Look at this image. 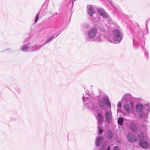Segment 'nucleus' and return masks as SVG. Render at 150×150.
<instances>
[{"label":"nucleus","instance_id":"20","mask_svg":"<svg viewBox=\"0 0 150 150\" xmlns=\"http://www.w3.org/2000/svg\"><path fill=\"white\" fill-rule=\"evenodd\" d=\"M114 150H120L117 146H115L114 147Z\"/></svg>","mask_w":150,"mask_h":150},{"label":"nucleus","instance_id":"1","mask_svg":"<svg viewBox=\"0 0 150 150\" xmlns=\"http://www.w3.org/2000/svg\"><path fill=\"white\" fill-rule=\"evenodd\" d=\"M113 33L114 35L113 37L114 41L116 43L120 42L122 38L119 31L117 30H115L113 31Z\"/></svg>","mask_w":150,"mask_h":150},{"label":"nucleus","instance_id":"2","mask_svg":"<svg viewBox=\"0 0 150 150\" xmlns=\"http://www.w3.org/2000/svg\"><path fill=\"white\" fill-rule=\"evenodd\" d=\"M97 32V29L93 28L91 29L88 32V35L90 38H93L96 36Z\"/></svg>","mask_w":150,"mask_h":150},{"label":"nucleus","instance_id":"25","mask_svg":"<svg viewBox=\"0 0 150 150\" xmlns=\"http://www.w3.org/2000/svg\"><path fill=\"white\" fill-rule=\"evenodd\" d=\"M107 150H110V146H108V147Z\"/></svg>","mask_w":150,"mask_h":150},{"label":"nucleus","instance_id":"24","mask_svg":"<svg viewBox=\"0 0 150 150\" xmlns=\"http://www.w3.org/2000/svg\"><path fill=\"white\" fill-rule=\"evenodd\" d=\"M52 38H50V39H49L48 40H47V42H48L50 40H51L52 39Z\"/></svg>","mask_w":150,"mask_h":150},{"label":"nucleus","instance_id":"22","mask_svg":"<svg viewBox=\"0 0 150 150\" xmlns=\"http://www.w3.org/2000/svg\"><path fill=\"white\" fill-rule=\"evenodd\" d=\"M131 107L132 108H133V103L132 102H130Z\"/></svg>","mask_w":150,"mask_h":150},{"label":"nucleus","instance_id":"13","mask_svg":"<svg viewBox=\"0 0 150 150\" xmlns=\"http://www.w3.org/2000/svg\"><path fill=\"white\" fill-rule=\"evenodd\" d=\"M124 108L126 110L127 112L128 113H129L130 112L131 110L129 108V105L127 104H126L124 106Z\"/></svg>","mask_w":150,"mask_h":150},{"label":"nucleus","instance_id":"8","mask_svg":"<svg viewBox=\"0 0 150 150\" xmlns=\"http://www.w3.org/2000/svg\"><path fill=\"white\" fill-rule=\"evenodd\" d=\"M103 99L106 103L107 104L108 106L109 107H111V105L110 102L109 100L107 97L105 96H104L103 97Z\"/></svg>","mask_w":150,"mask_h":150},{"label":"nucleus","instance_id":"18","mask_svg":"<svg viewBox=\"0 0 150 150\" xmlns=\"http://www.w3.org/2000/svg\"><path fill=\"white\" fill-rule=\"evenodd\" d=\"M39 14H38L37 15V16L36 17V18L35 19V23H36L38 21V18H39Z\"/></svg>","mask_w":150,"mask_h":150},{"label":"nucleus","instance_id":"12","mask_svg":"<svg viewBox=\"0 0 150 150\" xmlns=\"http://www.w3.org/2000/svg\"><path fill=\"white\" fill-rule=\"evenodd\" d=\"M130 127L132 131L133 132H135L137 131V127L136 125L134 124H131L130 126Z\"/></svg>","mask_w":150,"mask_h":150},{"label":"nucleus","instance_id":"5","mask_svg":"<svg viewBox=\"0 0 150 150\" xmlns=\"http://www.w3.org/2000/svg\"><path fill=\"white\" fill-rule=\"evenodd\" d=\"M140 146L144 149H147L148 146V143L143 140H141L139 142Z\"/></svg>","mask_w":150,"mask_h":150},{"label":"nucleus","instance_id":"6","mask_svg":"<svg viewBox=\"0 0 150 150\" xmlns=\"http://www.w3.org/2000/svg\"><path fill=\"white\" fill-rule=\"evenodd\" d=\"M97 11L98 13L103 17L106 18L108 17L107 13L103 10V9L100 8H97Z\"/></svg>","mask_w":150,"mask_h":150},{"label":"nucleus","instance_id":"21","mask_svg":"<svg viewBox=\"0 0 150 150\" xmlns=\"http://www.w3.org/2000/svg\"><path fill=\"white\" fill-rule=\"evenodd\" d=\"M119 107H121V103H119L117 105Z\"/></svg>","mask_w":150,"mask_h":150},{"label":"nucleus","instance_id":"11","mask_svg":"<svg viewBox=\"0 0 150 150\" xmlns=\"http://www.w3.org/2000/svg\"><path fill=\"white\" fill-rule=\"evenodd\" d=\"M103 139V138L101 136H99L97 137L96 144L97 146H99V143L101 142Z\"/></svg>","mask_w":150,"mask_h":150},{"label":"nucleus","instance_id":"17","mask_svg":"<svg viewBox=\"0 0 150 150\" xmlns=\"http://www.w3.org/2000/svg\"><path fill=\"white\" fill-rule=\"evenodd\" d=\"M98 128H99V130H98V134H101L103 132V130L101 129L99 126H98Z\"/></svg>","mask_w":150,"mask_h":150},{"label":"nucleus","instance_id":"19","mask_svg":"<svg viewBox=\"0 0 150 150\" xmlns=\"http://www.w3.org/2000/svg\"><path fill=\"white\" fill-rule=\"evenodd\" d=\"M29 47L27 46H25L23 48L22 50H25L28 49Z\"/></svg>","mask_w":150,"mask_h":150},{"label":"nucleus","instance_id":"15","mask_svg":"<svg viewBox=\"0 0 150 150\" xmlns=\"http://www.w3.org/2000/svg\"><path fill=\"white\" fill-rule=\"evenodd\" d=\"M108 138L109 139H111L112 138L113 134L112 132L110 130L108 131Z\"/></svg>","mask_w":150,"mask_h":150},{"label":"nucleus","instance_id":"9","mask_svg":"<svg viewBox=\"0 0 150 150\" xmlns=\"http://www.w3.org/2000/svg\"><path fill=\"white\" fill-rule=\"evenodd\" d=\"M103 117L100 113H98L97 114V120L98 122L100 123L102 122Z\"/></svg>","mask_w":150,"mask_h":150},{"label":"nucleus","instance_id":"23","mask_svg":"<svg viewBox=\"0 0 150 150\" xmlns=\"http://www.w3.org/2000/svg\"><path fill=\"white\" fill-rule=\"evenodd\" d=\"M97 39L98 41H100L101 40V38L100 37L97 38Z\"/></svg>","mask_w":150,"mask_h":150},{"label":"nucleus","instance_id":"16","mask_svg":"<svg viewBox=\"0 0 150 150\" xmlns=\"http://www.w3.org/2000/svg\"><path fill=\"white\" fill-rule=\"evenodd\" d=\"M123 119L122 118L120 117L119 118L118 120V124L121 125H122L123 124Z\"/></svg>","mask_w":150,"mask_h":150},{"label":"nucleus","instance_id":"7","mask_svg":"<svg viewBox=\"0 0 150 150\" xmlns=\"http://www.w3.org/2000/svg\"><path fill=\"white\" fill-rule=\"evenodd\" d=\"M98 105L100 108L102 109L105 110L106 108V106L104 102L102 100H99Z\"/></svg>","mask_w":150,"mask_h":150},{"label":"nucleus","instance_id":"3","mask_svg":"<svg viewBox=\"0 0 150 150\" xmlns=\"http://www.w3.org/2000/svg\"><path fill=\"white\" fill-rule=\"evenodd\" d=\"M128 140L130 142H134L137 140L136 137L133 134L129 133L127 134Z\"/></svg>","mask_w":150,"mask_h":150},{"label":"nucleus","instance_id":"10","mask_svg":"<svg viewBox=\"0 0 150 150\" xmlns=\"http://www.w3.org/2000/svg\"><path fill=\"white\" fill-rule=\"evenodd\" d=\"M143 109V106L142 105L140 104H138L136 105V110L137 112H140Z\"/></svg>","mask_w":150,"mask_h":150},{"label":"nucleus","instance_id":"14","mask_svg":"<svg viewBox=\"0 0 150 150\" xmlns=\"http://www.w3.org/2000/svg\"><path fill=\"white\" fill-rule=\"evenodd\" d=\"M88 12L89 14L91 16H92L93 13V11L91 7H89L88 8Z\"/></svg>","mask_w":150,"mask_h":150},{"label":"nucleus","instance_id":"4","mask_svg":"<svg viewBox=\"0 0 150 150\" xmlns=\"http://www.w3.org/2000/svg\"><path fill=\"white\" fill-rule=\"evenodd\" d=\"M105 117L108 122L110 123L112 117L111 113L109 111H107L105 114Z\"/></svg>","mask_w":150,"mask_h":150}]
</instances>
